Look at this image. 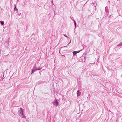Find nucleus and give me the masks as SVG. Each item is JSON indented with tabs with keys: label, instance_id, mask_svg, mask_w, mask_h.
<instances>
[{
	"label": "nucleus",
	"instance_id": "12",
	"mask_svg": "<svg viewBox=\"0 0 122 122\" xmlns=\"http://www.w3.org/2000/svg\"><path fill=\"white\" fill-rule=\"evenodd\" d=\"M71 42V40H70V42L68 43V45H69V44Z\"/></svg>",
	"mask_w": 122,
	"mask_h": 122
},
{
	"label": "nucleus",
	"instance_id": "7",
	"mask_svg": "<svg viewBox=\"0 0 122 122\" xmlns=\"http://www.w3.org/2000/svg\"><path fill=\"white\" fill-rule=\"evenodd\" d=\"M122 46V42L120 43L117 45V46Z\"/></svg>",
	"mask_w": 122,
	"mask_h": 122
},
{
	"label": "nucleus",
	"instance_id": "6",
	"mask_svg": "<svg viewBox=\"0 0 122 122\" xmlns=\"http://www.w3.org/2000/svg\"><path fill=\"white\" fill-rule=\"evenodd\" d=\"M77 96H79L81 94V92L79 90H78L77 91Z\"/></svg>",
	"mask_w": 122,
	"mask_h": 122
},
{
	"label": "nucleus",
	"instance_id": "3",
	"mask_svg": "<svg viewBox=\"0 0 122 122\" xmlns=\"http://www.w3.org/2000/svg\"><path fill=\"white\" fill-rule=\"evenodd\" d=\"M52 103L54 105L56 106H58L59 105V104L56 100L54 101Z\"/></svg>",
	"mask_w": 122,
	"mask_h": 122
},
{
	"label": "nucleus",
	"instance_id": "5",
	"mask_svg": "<svg viewBox=\"0 0 122 122\" xmlns=\"http://www.w3.org/2000/svg\"><path fill=\"white\" fill-rule=\"evenodd\" d=\"M81 58L82 59V60H81V61H82L84 62L85 60V57L83 56H81Z\"/></svg>",
	"mask_w": 122,
	"mask_h": 122
},
{
	"label": "nucleus",
	"instance_id": "2",
	"mask_svg": "<svg viewBox=\"0 0 122 122\" xmlns=\"http://www.w3.org/2000/svg\"><path fill=\"white\" fill-rule=\"evenodd\" d=\"M41 69L40 68H37L35 66L33 68V69L32 71L31 74H32L33 73H34L35 71L36 70H40Z\"/></svg>",
	"mask_w": 122,
	"mask_h": 122
},
{
	"label": "nucleus",
	"instance_id": "15",
	"mask_svg": "<svg viewBox=\"0 0 122 122\" xmlns=\"http://www.w3.org/2000/svg\"><path fill=\"white\" fill-rule=\"evenodd\" d=\"M20 15V14L19 15Z\"/></svg>",
	"mask_w": 122,
	"mask_h": 122
},
{
	"label": "nucleus",
	"instance_id": "13",
	"mask_svg": "<svg viewBox=\"0 0 122 122\" xmlns=\"http://www.w3.org/2000/svg\"><path fill=\"white\" fill-rule=\"evenodd\" d=\"M51 3H53V1H51Z\"/></svg>",
	"mask_w": 122,
	"mask_h": 122
},
{
	"label": "nucleus",
	"instance_id": "10",
	"mask_svg": "<svg viewBox=\"0 0 122 122\" xmlns=\"http://www.w3.org/2000/svg\"><path fill=\"white\" fill-rule=\"evenodd\" d=\"M74 23L75 24V26L76 27V23L75 21H74Z\"/></svg>",
	"mask_w": 122,
	"mask_h": 122
},
{
	"label": "nucleus",
	"instance_id": "1",
	"mask_svg": "<svg viewBox=\"0 0 122 122\" xmlns=\"http://www.w3.org/2000/svg\"><path fill=\"white\" fill-rule=\"evenodd\" d=\"M18 113L19 115L21 116L22 118H24L25 117L24 112L23 111V109H22L21 108H20V109L18 112Z\"/></svg>",
	"mask_w": 122,
	"mask_h": 122
},
{
	"label": "nucleus",
	"instance_id": "9",
	"mask_svg": "<svg viewBox=\"0 0 122 122\" xmlns=\"http://www.w3.org/2000/svg\"><path fill=\"white\" fill-rule=\"evenodd\" d=\"M1 24L2 25H3L4 24V22L3 21H0Z\"/></svg>",
	"mask_w": 122,
	"mask_h": 122
},
{
	"label": "nucleus",
	"instance_id": "11",
	"mask_svg": "<svg viewBox=\"0 0 122 122\" xmlns=\"http://www.w3.org/2000/svg\"><path fill=\"white\" fill-rule=\"evenodd\" d=\"M64 35V36H66V37H67V36H66V35Z\"/></svg>",
	"mask_w": 122,
	"mask_h": 122
},
{
	"label": "nucleus",
	"instance_id": "4",
	"mask_svg": "<svg viewBox=\"0 0 122 122\" xmlns=\"http://www.w3.org/2000/svg\"><path fill=\"white\" fill-rule=\"evenodd\" d=\"M82 51V50H80L78 51H74L73 52V55L74 56H75L76 54L79 52L80 51Z\"/></svg>",
	"mask_w": 122,
	"mask_h": 122
},
{
	"label": "nucleus",
	"instance_id": "14",
	"mask_svg": "<svg viewBox=\"0 0 122 122\" xmlns=\"http://www.w3.org/2000/svg\"><path fill=\"white\" fill-rule=\"evenodd\" d=\"M16 18H17V17H16Z\"/></svg>",
	"mask_w": 122,
	"mask_h": 122
},
{
	"label": "nucleus",
	"instance_id": "8",
	"mask_svg": "<svg viewBox=\"0 0 122 122\" xmlns=\"http://www.w3.org/2000/svg\"><path fill=\"white\" fill-rule=\"evenodd\" d=\"M14 9L16 11H18V10L17 9V8H16L15 5V7H14Z\"/></svg>",
	"mask_w": 122,
	"mask_h": 122
}]
</instances>
